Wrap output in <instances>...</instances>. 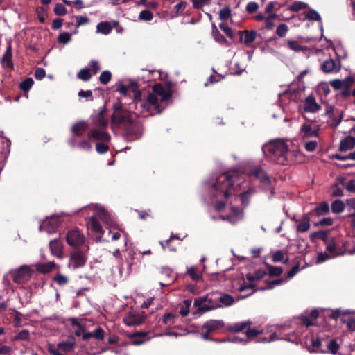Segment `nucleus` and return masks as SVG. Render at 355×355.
I'll list each match as a JSON object with an SVG mask.
<instances>
[{"mask_svg": "<svg viewBox=\"0 0 355 355\" xmlns=\"http://www.w3.org/2000/svg\"><path fill=\"white\" fill-rule=\"evenodd\" d=\"M260 183L262 187L268 190L271 188V180L269 176L267 175L266 171L263 172V174L259 178Z\"/></svg>", "mask_w": 355, "mask_h": 355, "instance_id": "43", "label": "nucleus"}, {"mask_svg": "<svg viewBox=\"0 0 355 355\" xmlns=\"http://www.w3.org/2000/svg\"><path fill=\"white\" fill-rule=\"evenodd\" d=\"M216 298L217 299L216 300V304H218V302H220L225 306H229L233 304L234 302V297L230 294H220L218 293Z\"/></svg>", "mask_w": 355, "mask_h": 355, "instance_id": "28", "label": "nucleus"}, {"mask_svg": "<svg viewBox=\"0 0 355 355\" xmlns=\"http://www.w3.org/2000/svg\"><path fill=\"white\" fill-rule=\"evenodd\" d=\"M288 31H289V28L287 26V24L282 23V24H280L277 26V28L276 29V34L279 37H284L286 36V35L287 34V33L288 32Z\"/></svg>", "mask_w": 355, "mask_h": 355, "instance_id": "49", "label": "nucleus"}, {"mask_svg": "<svg viewBox=\"0 0 355 355\" xmlns=\"http://www.w3.org/2000/svg\"><path fill=\"white\" fill-rule=\"evenodd\" d=\"M97 32L107 35L109 34L112 30L113 29V26H112L110 22L108 21H101L96 26Z\"/></svg>", "mask_w": 355, "mask_h": 355, "instance_id": "36", "label": "nucleus"}, {"mask_svg": "<svg viewBox=\"0 0 355 355\" xmlns=\"http://www.w3.org/2000/svg\"><path fill=\"white\" fill-rule=\"evenodd\" d=\"M109 150V146L107 144H105L104 142L98 141L96 144V150L100 153L103 154L107 152Z\"/></svg>", "mask_w": 355, "mask_h": 355, "instance_id": "62", "label": "nucleus"}, {"mask_svg": "<svg viewBox=\"0 0 355 355\" xmlns=\"http://www.w3.org/2000/svg\"><path fill=\"white\" fill-rule=\"evenodd\" d=\"M71 260L75 268L83 266L86 262V257L79 251L71 254Z\"/></svg>", "mask_w": 355, "mask_h": 355, "instance_id": "25", "label": "nucleus"}, {"mask_svg": "<svg viewBox=\"0 0 355 355\" xmlns=\"http://www.w3.org/2000/svg\"><path fill=\"white\" fill-rule=\"evenodd\" d=\"M255 193V189L250 188L248 189L247 191L241 193L239 196L241 201V205L243 209L246 208L250 203V198L252 197V194Z\"/></svg>", "mask_w": 355, "mask_h": 355, "instance_id": "26", "label": "nucleus"}, {"mask_svg": "<svg viewBox=\"0 0 355 355\" xmlns=\"http://www.w3.org/2000/svg\"><path fill=\"white\" fill-rule=\"evenodd\" d=\"M251 324V321L237 322L232 325H228L227 327V330L232 333L241 332L243 329H245L248 326H250Z\"/></svg>", "mask_w": 355, "mask_h": 355, "instance_id": "29", "label": "nucleus"}, {"mask_svg": "<svg viewBox=\"0 0 355 355\" xmlns=\"http://www.w3.org/2000/svg\"><path fill=\"white\" fill-rule=\"evenodd\" d=\"M90 137L101 142H108L111 139L110 134L101 129L90 130Z\"/></svg>", "mask_w": 355, "mask_h": 355, "instance_id": "17", "label": "nucleus"}, {"mask_svg": "<svg viewBox=\"0 0 355 355\" xmlns=\"http://www.w3.org/2000/svg\"><path fill=\"white\" fill-rule=\"evenodd\" d=\"M321 110V106L316 102L313 95L307 96L303 102V110L305 112L315 113Z\"/></svg>", "mask_w": 355, "mask_h": 355, "instance_id": "14", "label": "nucleus"}, {"mask_svg": "<svg viewBox=\"0 0 355 355\" xmlns=\"http://www.w3.org/2000/svg\"><path fill=\"white\" fill-rule=\"evenodd\" d=\"M67 243L73 247L82 245L85 241V237L78 230H72L68 232L66 236Z\"/></svg>", "mask_w": 355, "mask_h": 355, "instance_id": "12", "label": "nucleus"}, {"mask_svg": "<svg viewBox=\"0 0 355 355\" xmlns=\"http://www.w3.org/2000/svg\"><path fill=\"white\" fill-rule=\"evenodd\" d=\"M90 225L92 226V231L95 233L100 234L104 233L101 225L94 216H90Z\"/></svg>", "mask_w": 355, "mask_h": 355, "instance_id": "40", "label": "nucleus"}, {"mask_svg": "<svg viewBox=\"0 0 355 355\" xmlns=\"http://www.w3.org/2000/svg\"><path fill=\"white\" fill-rule=\"evenodd\" d=\"M300 132L303 139L312 137H318L319 136V130H313L311 125L308 123H303L300 128Z\"/></svg>", "mask_w": 355, "mask_h": 355, "instance_id": "18", "label": "nucleus"}, {"mask_svg": "<svg viewBox=\"0 0 355 355\" xmlns=\"http://www.w3.org/2000/svg\"><path fill=\"white\" fill-rule=\"evenodd\" d=\"M68 321L71 324V331L77 337H81L83 340H87L89 338V333L85 331V324H83L76 318H69Z\"/></svg>", "mask_w": 355, "mask_h": 355, "instance_id": "10", "label": "nucleus"}, {"mask_svg": "<svg viewBox=\"0 0 355 355\" xmlns=\"http://www.w3.org/2000/svg\"><path fill=\"white\" fill-rule=\"evenodd\" d=\"M12 280L17 284H24L31 277V270L26 265L21 266L16 270L10 272Z\"/></svg>", "mask_w": 355, "mask_h": 355, "instance_id": "6", "label": "nucleus"}, {"mask_svg": "<svg viewBox=\"0 0 355 355\" xmlns=\"http://www.w3.org/2000/svg\"><path fill=\"white\" fill-rule=\"evenodd\" d=\"M314 212L316 216H322L329 212V206L327 202H321L318 206L314 209Z\"/></svg>", "mask_w": 355, "mask_h": 355, "instance_id": "42", "label": "nucleus"}, {"mask_svg": "<svg viewBox=\"0 0 355 355\" xmlns=\"http://www.w3.org/2000/svg\"><path fill=\"white\" fill-rule=\"evenodd\" d=\"M113 113L111 116L112 128L121 130L123 139L128 142L139 139L143 135V125L137 120H134L132 114L124 109L120 101L113 104Z\"/></svg>", "mask_w": 355, "mask_h": 355, "instance_id": "1", "label": "nucleus"}, {"mask_svg": "<svg viewBox=\"0 0 355 355\" xmlns=\"http://www.w3.org/2000/svg\"><path fill=\"white\" fill-rule=\"evenodd\" d=\"M321 344H322V338L320 337H319V336L314 337L313 336H311V345L315 349L314 352H324V351L319 349V348L321 346Z\"/></svg>", "mask_w": 355, "mask_h": 355, "instance_id": "48", "label": "nucleus"}, {"mask_svg": "<svg viewBox=\"0 0 355 355\" xmlns=\"http://www.w3.org/2000/svg\"><path fill=\"white\" fill-rule=\"evenodd\" d=\"M139 18L141 20L149 21L153 18V14L148 10H144L139 13Z\"/></svg>", "mask_w": 355, "mask_h": 355, "instance_id": "59", "label": "nucleus"}, {"mask_svg": "<svg viewBox=\"0 0 355 355\" xmlns=\"http://www.w3.org/2000/svg\"><path fill=\"white\" fill-rule=\"evenodd\" d=\"M277 17L276 14H271L263 21L262 29L266 28L267 30H272L275 27V23L273 19Z\"/></svg>", "mask_w": 355, "mask_h": 355, "instance_id": "44", "label": "nucleus"}, {"mask_svg": "<svg viewBox=\"0 0 355 355\" xmlns=\"http://www.w3.org/2000/svg\"><path fill=\"white\" fill-rule=\"evenodd\" d=\"M105 338V331L100 327H96L94 330L90 331V338L96 340H103Z\"/></svg>", "mask_w": 355, "mask_h": 355, "instance_id": "41", "label": "nucleus"}, {"mask_svg": "<svg viewBox=\"0 0 355 355\" xmlns=\"http://www.w3.org/2000/svg\"><path fill=\"white\" fill-rule=\"evenodd\" d=\"M131 88L132 92H134V101L136 104L139 103L140 107H141V103H145V101H142V94L138 89V86L136 83H131Z\"/></svg>", "mask_w": 355, "mask_h": 355, "instance_id": "38", "label": "nucleus"}, {"mask_svg": "<svg viewBox=\"0 0 355 355\" xmlns=\"http://www.w3.org/2000/svg\"><path fill=\"white\" fill-rule=\"evenodd\" d=\"M30 339V334L28 330L24 329L19 332L17 335L13 338V340H29Z\"/></svg>", "mask_w": 355, "mask_h": 355, "instance_id": "54", "label": "nucleus"}, {"mask_svg": "<svg viewBox=\"0 0 355 355\" xmlns=\"http://www.w3.org/2000/svg\"><path fill=\"white\" fill-rule=\"evenodd\" d=\"M341 322L345 324L350 332L355 331V318H349L348 319L341 318Z\"/></svg>", "mask_w": 355, "mask_h": 355, "instance_id": "56", "label": "nucleus"}, {"mask_svg": "<svg viewBox=\"0 0 355 355\" xmlns=\"http://www.w3.org/2000/svg\"><path fill=\"white\" fill-rule=\"evenodd\" d=\"M355 147V137L351 135L346 137L340 141L338 150L341 152H346Z\"/></svg>", "mask_w": 355, "mask_h": 355, "instance_id": "20", "label": "nucleus"}, {"mask_svg": "<svg viewBox=\"0 0 355 355\" xmlns=\"http://www.w3.org/2000/svg\"><path fill=\"white\" fill-rule=\"evenodd\" d=\"M298 225L297 226V232H306L310 228V218L308 215H304L301 220H297Z\"/></svg>", "mask_w": 355, "mask_h": 355, "instance_id": "31", "label": "nucleus"}, {"mask_svg": "<svg viewBox=\"0 0 355 355\" xmlns=\"http://www.w3.org/2000/svg\"><path fill=\"white\" fill-rule=\"evenodd\" d=\"M265 266L268 270L267 274L272 277L281 276L284 271L282 267L274 266L268 263H266Z\"/></svg>", "mask_w": 355, "mask_h": 355, "instance_id": "35", "label": "nucleus"}, {"mask_svg": "<svg viewBox=\"0 0 355 355\" xmlns=\"http://www.w3.org/2000/svg\"><path fill=\"white\" fill-rule=\"evenodd\" d=\"M329 231L320 230L313 232L309 235V239L312 242H315L317 239L322 240L324 243L329 239L328 236Z\"/></svg>", "mask_w": 355, "mask_h": 355, "instance_id": "32", "label": "nucleus"}, {"mask_svg": "<svg viewBox=\"0 0 355 355\" xmlns=\"http://www.w3.org/2000/svg\"><path fill=\"white\" fill-rule=\"evenodd\" d=\"M153 107L156 113L160 114L164 107H162L158 101L157 96L153 92L148 95L147 100L145 103H141V107L144 110L150 111V107Z\"/></svg>", "mask_w": 355, "mask_h": 355, "instance_id": "9", "label": "nucleus"}, {"mask_svg": "<svg viewBox=\"0 0 355 355\" xmlns=\"http://www.w3.org/2000/svg\"><path fill=\"white\" fill-rule=\"evenodd\" d=\"M238 34L240 36V42H243V37L244 36L243 42L245 46H250L256 39L257 35V33L254 30H245V31H238Z\"/></svg>", "mask_w": 355, "mask_h": 355, "instance_id": "15", "label": "nucleus"}, {"mask_svg": "<svg viewBox=\"0 0 355 355\" xmlns=\"http://www.w3.org/2000/svg\"><path fill=\"white\" fill-rule=\"evenodd\" d=\"M111 78V72L110 71L105 70L101 73L99 76V81L103 85H107L110 81Z\"/></svg>", "mask_w": 355, "mask_h": 355, "instance_id": "53", "label": "nucleus"}, {"mask_svg": "<svg viewBox=\"0 0 355 355\" xmlns=\"http://www.w3.org/2000/svg\"><path fill=\"white\" fill-rule=\"evenodd\" d=\"M334 107L333 105H328L326 107L324 114L331 118L334 121L335 125L337 126L340 123L343 119V113L342 112H340L338 110H336V114H339L338 118L337 119L334 116Z\"/></svg>", "mask_w": 355, "mask_h": 355, "instance_id": "23", "label": "nucleus"}, {"mask_svg": "<svg viewBox=\"0 0 355 355\" xmlns=\"http://www.w3.org/2000/svg\"><path fill=\"white\" fill-rule=\"evenodd\" d=\"M146 315L144 311H131L123 318V321L127 326L141 324L146 320Z\"/></svg>", "mask_w": 355, "mask_h": 355, "instance_id": "5", "label": "nucleus"}, {"mask_svg": "<svg viewBox=\"0 0 355 355\" xmlns=\"http://www.w3.org/2000/svg\"><path fill=\"white\" fill-rule=\"evenodd\" d=\"M263 150L266 155L278 164L288 162V146L282 140H275L265 145Z\"/></svg>", "mask_w": 355, "mask_h": 355, "instance_id": "2", "label": "nucleus"}, {"mask_svg": "<svg viewBox=\"0 0 355 355\" xmlns=\"http://www.w3.org/2000/svg\"><path fill=\"white\" fill-rule=\"evenodd\" d=\"M56 268L54 261H49L45 263H40L36 266V269L41 273H48Z\"/></svg>", "mask_w": 355, "mask_h": 355, "instance_id": "33", "label": "nucleus"}, {"mask_svg": "<svg viewBox=\"0 0 355 355\" xmlns=\"http://www.w3.org/2000/svg\"><path fill=\"white\" fill-rule=\"evenodd\" d=\"M105 113L106 110L104 107L103 109L98 113V114L95 118H94V122L96 125L101 128H105L107 125L108 120L105 116Z\"/></svg>", "mask_w": 355, "mask_h": 355, "instance_id": "27", "label": "nucleus"}, {"mask_svg": "<svg viewBox=\"0 0 355 355\" xmlns=\"http://www.w3.org/2000/svg\"><path fill=\"white\" fill-rule=\"evenodd\" d=\"M88 128L89 125L87 122L79 121L72 126L71 131L73 135L80 137L83 135L87 132Z\"/></svg>", "mask_w": 355, "mask_h": 355, "instance_id": "24", "label": "nucleus"}, {"mask_svg": "<svg viewBox=\"0 0 355 355\" xmlns=\"http://www.w3.org/2000/svg\"><path fill=\"white\" fill-rule=\"evenodd\" d=\"M307 6V3L304 2L295 1L291 5L290 10L294 12H298L301 10L305 9Z\"/></svg>", "mask_w": 355, "mask_h": 355, "instance_id": "57", "label": "nucleus"}, {"mask_svg": "<svg viewBox=\"0 0 355 355\" xmlns=\"http://www.w3.org/2000/svg\"><path fill=\"white\" fill-rule=\"evenodd\" d=\"M220 28L224 31V33L227 35V37L232 39L234 37V33L232 29L229 27L226 24L222 22L219 25Z\"/></svg>", "mask_w": 355, "mask_h": 355, "instance_id": "64", "label": "nucleus"}, {"mask_svg": "<svg viewBox=\"0 0 355 355\" xmlns=\"http://www.w3.org/2000/svg\"><path fill=\"white\" fill-rule=\"evenodd\" d=\"M288 48L295 52L304 51L307 50V47L301 45L297 41L286 40Z\"/></svg>", "mask_w": 355, "mask_h": 355, "instance_id": "37", "label": "nucleus"}, {"mask_svg": "<svg viewBox=\"0 0 355 355\" xmlns=\"http://www.w3.org/2000/svg\"><path fill=\"white\" fill-rule=\"evenodd\" d=\"M232 16V10L230 7H225L219 12V19L222 21H226Z\"/></svg>", "mask_w": 355, "mask_h": 355, "instance_id": "52", "label": "nucleus"}, {"mask_svg": "<svg viewBox=\"0 0 355 355\" xmlns=\"http://www.w3.org/2000/svg\"><path fill=\"white\" fill-rule=\"evenodd\" d=\"M300 92V89H289L286 90L284 92L283 95L287 96L290 100L296 101L298 99V95H299Z\"/></svg>", "mask_w": 355, "mask_h": 355, "instance_id": "46", "label": "nucleus"}, {"mask_svg": "<svg viewBox=\"0 0 355 355\" xmlns=\"http://www.w3.org/2000/svg\"><path fill=\"white\" fill-rule=\"evenodd\" d=\"M46 225H49L51 226V227L47 230V231L49 232H54L55 230V229L58 227V219L55 218H51L49 220H48L45 224H44V226H45Z\"/></svg>", "mask_w": 355, "mask_h": 355, "instance_id": "63", "label": "nucleus"}, {"mask_svg": "<svg viewBox=\"0 0 355 355\" xmlns=\"http://www.w3.org/2000/svg\"><path fill=\"white\" fill-rule=\"evenodd\" d=\"M328 350L332 354H336L340 349V345L338 344L336 339H331L327 344Z\"/></svg>", "mask_w": 355, "mask_h": 355, "instance_id": "51", "label": "nucleus"}, {"mask_svg": "<svg viewBox=\"0 0 355 355\" xmlns=\"http://www.w3.org/2000/svg\"><path fill=\"white\" fill-rule=\"evenodd\" d=\"M195 9H201L205 5H209L211 0H191Z\"/></svg>", "mask_w": 355, "mask_h": 355, "instance_id": "60", "label": "nucleus"}, {"mask_svg": "<svg viewBox=\"0 0 355 355\" xmlns=\"http://www.w3.org/2000/svg\"><path fill=\"white\" fill-rule=\"evenodd\" d=\"M211 28V34L214 40L221 44H226L227 43L226 38L219 32L214 23L212 24Z\"/></svg>", "mask_w": 355, "mask_h": 355, "instance_id": "34", "label": "nucleus"}, {"mask_svg": "<svg viewBox=\"0 0 355 355\" xmlns=\"http://www.w3.org/2000/svg\"><path fill=\"white\" fill-rule=\"evenodd\" d=\"M238 177L236 171L225 172L216 178V182L213 184V188L216 191V196L220 193L223 194L224 197L227 199L230 196L233 195L236 191L234 182Z\"/></svg>", "mask_w": 355, "mask_h": 355, "instance_id": "3", "label": "nucleus"}, {"mask_svg": "<svg viewBox=\"0 0 355 355\" xmlns=\"http://www.w3.org/2000/svg\"><path fill=\"white\" fill-rule=\"evenodd\" d=\"M74 345V339L69 338L68 340L61 342L57 345H50L49 346V352L52 355H65L62 352L67 353L73 351Z\"/></svg>", "mask_w": 355, "mask_h": 355, "instance_id": "4", "label": "nucleus"}, {"mask_svg": "<svg viewBox=\"0 0 355 355\" xmlns=\"http://www.w3.org/2000/svg\"><path fill=\"white\" fill-rule=\"evenodd\" d=\"M225 326L223 320H209L204 323L202 329H205L209 332L214 333Z\"/></svg>", "mask_w": 355, "mask_h": 355, "instance_id": "16", "label": "nucleus"}, {"mask_svg": "<svg viewBox=\"0 0 355 355\" xmlns=\"http://www.w3.org/2000/svg\"><path fill=\"white\" fill-rule=\"evenodd\" d=\"M12 47L9 45L6 51H5L3 58L1 60V63L2 66L5 68H8L9 69H13V63L12 60Z\"/></svg>", "mask_w": 355, "mask_h": 355, "instance_id": "22", "label": "nucleus"}, {"mask_svg": "<svg viewBox=\"0 0 355 355\" xmlns=\"http://www.w3.org/2000/svg\"><path fill=\"white\" fill-rule=\"evenodd\" d=\"M324 245H326L327 251L333 258L345 254V250L339 245L335 237L329 239Z\"/></svg>", "mask_w": 355, "mask_h": 355, "instance_id": "8", "label": "nucleus"}, {"mask_svg": "<svg viewBox=\"0 0 355 355\" xmlns=\"http://www.w3.org/2000/svg\"><path fill=\"white\" fill-rule=\"evenodd\" d=\"M336 54L338 58H345L346 57V55L343 56H340L338 55V51H336ZM341 68V63L340 61V59L337 60H334L332 58L327 59L324 60L321 66L320 69L324 73H331L334 72H338L340 70Z\"/></svg>", "mask_w": 355, "mask_h": 355, "instance_id": "7", "label": "nucleus"}, {"mask_svg": "<svg viewBox=\"0 0 355 355\" xmlns=\"http://www.w3.org/2000/svg\"><path fill=\"white\" fill-rule=\"evenodd\" d=\"M331 208L334 214H340L345 210V204L341 200H335L331 203Z\"/></svg>", "mask_w": 355, "mask_h": 355, "instance_id": "39", "label": "nucleus"}, {"mask_svg": "<svg viewBox=\"0 0 355 355\" xmlns=\"http://www.w3.org/2000/svg\"><path fill=\"white\" fill-rule=\"evenodd\" d=\"M218 295V293H208L207 295L203 297H200L196 298L194 300L193 305L195 306H200L202 305L205 302H207L209 304H212L213 305H216V296Z\"/></svg>", "mask_w": 355, "mask_h": 355, "instance_id": "19", "label": "nucleus"}, {"mask_svg": "<svg viewBox=\"0 0 355 355\" xmlns=\"http://www.w3.org/2000/svg\"><path fill=\"white\" fill-rule=\"evenodd\" d=\"M49 248L51 253L53 255H55L57 257H62V248L60 242L58 240L54 239L53 241H51L49 243Z\"/></svg>", "mask_w": 355, "mask_h": 355, "instance_id": "30", "label": "nucleus"}, {"mask_svg": "<svg viewBox=\"0 0 355 355\" xmlns=\"http://www.w3.org/2000/svg\"><path fill=\"white\" fill-rule=\"evenodd\" d=\"M34 81L32 78H27L24 81H22L19 85V88L27 92L33 86Z\"/></svg>", "mask_w": 355, "mask_h": 355, "instance_id": "47", "label": "nucleus"}, {"mask_svg": "<svg viewBox=\"0 0 355 355\" xmlns=\"http://www.w3.org/2000/svg\"><path fill=\"white\" fill-rule=\"evenodd\" d=\"M101 66L98 61L90 60V78L92 74H96L101 70Z\"/></svg>", "mask_w": 355, "mask_h": 355, "instance_id": "61", "label": "nucleus"}, {"mask_svg": "<svg viewBox=\"0 0 355 355\" xmlns=\"http://www.w3.org/2000/svg\"><path fill=\"white\" fill-rule=\"evenodd\" d=\"M187 273L191 279L194 281H199L202 279V274L195 267H190L187 269Z\"/></svg>", "mask_w": 355, "mask_h": 355, "instance_id": "45", "label": "nucleus"}, {"mask_svg": "<svg viewBox=\"0 0 355 355\" xmlns=\"http://www.w3.org/2000/svg\"><path fill=\"white\" fill-rule=\"evenodd\" d=\"M90 209H94L96 211V217H98L105 224L109 226L112 225L114 222L111 218L110 214L103 207L98 204L90 203Z\"/></svg>", "mask_w": 355, "mask_h": 355, "instance_id": "11", "label": "nucleus"}, {"mask_svg": "<svg viewBox=\"0 0 355 355\" xmlns=\"http://www.w3.org/2000/svg\"><path fill=\"white\" fill-rule=\"evenodd\" d=\"M183 303L184 306L180 307L179 313L182 316L185 317L189 313V307L191 304V300L188 299L184 300Z\"/></svg>", "mask_w": 355, "mask_h": 355, "instance_id": "55", "label": "nucleus"}, {"mask_svg": "<svg viewBox=\"0 0 355 355\" xmlns=\"http://www.w3.org/2000/svg\"><path fill=\"white\" fill-rule=\"evenodd\" d=\"M306 17L310 20L320 21L321 17L320 14L313 9H310L306 14Z\"/></svg>", "mask_w": 355, "mask_h": 355, "instance_id": "58", "label": "nucleus"}, {"mask_svg": "<svg viewBox=\"0 0 355 355\" xmlns=\"http://www.w3.org/2000/svg\"><path fill=\"white\" fill-rule=\"evenodd\" d=\"M153 92L160 97V103L168 101L172 96V92L170 89L165 88L162 84L157 83L153 87Z\"/></svg>", "mask_w": 355, "mask_h": 355, "instance_id": "13", "label": "nucleus"}, {"mask_svg": "<svg viewBox=\"0 0 355 355\" xmlns=\"http://www.w3.org/2000/svg\"><path fill=\"white\" fill-rule=\"evenodd\" d=\"M331 196L332 198L342 197L344 196L343 190L340 188L338 184L335 183L331 187Z\"/></svg>", "mask_w": 355, "mask_h": 355, "instance_id": "50", "label": "nucleus"}, {"mask_svg": "<svg viewBox=\"0 0 355 355\" xmlns=\"http://www.w3.org/2000/svg\"><path fill=\"white\" fill-rule=\"evenodd\" d=\"M128 338L132 339L131 344L134 345H139L143 344L146 340L149 338H146L147 337V333L143 331H137L133 334H129Z\"/></svg>", "mask_w": 355, "mask_h": 355, "instance_id": "21", "label": "nucleus"}]
</instances>
